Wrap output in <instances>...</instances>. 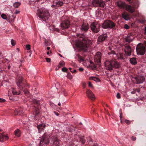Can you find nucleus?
<instances>
[{"label":"nucleus","mask_w":146,"mask_h":146,"mask_svg":"<svg viewBox=\"0 0 146 146\" xmlns=\"http://www.w3.org/2000/svg\"><path fill=\"white\" fill-rule=\"evenodd\" d=\"M45 126V124L43 123L40 124L37 126V127L39 130H40V129H44Z\"/></svg>","instance_id":"bb28decb"},{"label":"nucleus","mask_w":146,"mask_h":146,"mask_svg":"<svg viewBox=\"0 0 146 146\" xmlns=\"http://www.w3.org/2000/svg\"><path fill=\"white\" fill-rule=\"evenodd\" d=\"M69 69L70 70H71V68H69Z\"/></svg>","instance_id":"bf43d9fd"},{"label":"nucleus","mask_w":146,"mask_h":146,"mask_svg":"<svg viewBox=\"0 0 146 146\" xmlns=\"http://www.w3.org/2000/svg\"><path fill=\"white\" fill-rule=\"evenodd\" d=\"M8 139L9 137L7 135H5L2 133H0V142H2L5 140H7Z\"/></svg>","instance_id":"6ab92c4d"},{"label":"nucleus","mask_w":146,"mask_h":146,"mask_svg":"<svg viewBox=\"0 0 146 146\" xmlns=\"http://www.w3.org/2000/svg\"><path fill=\"white\" fill-rule=\"evenodd\" d=\"M145 33L146 34V27L145 28Z\"/></svg>","instance_id":"4d7b16f0"},{"label":"nucleus","mask_w":146,"mask_h":146,"mask_svg":"<svg viewBox=\"0 0 146 146\" xmlns=\"http://www.w3.org/2000/svg\"><path fill=\"white\" fill-rule=\"evenodd\" d=\"M64 2L66 3H68V0H62Z\"/></svg>","instance_id":"a18cd8bd"},{"label":"nucleus","mask_w":146,"mask_h":146,"mask_svg":"<svg viewBox=\"0 0 146 146\" xmlns=\"http://www.w3.org/2000/svg\"><path fill=\"white\" fill-rule=\"evenodd\" d=\"M93 146H98L97 144L96 143H94V145Z\"/></svg>","instance_id":"603ef678"},{"label":"nucleus","mask_w":146,"mask_h":146,"mask_svg":"<svg viewBox=\"0 0 146 146\" xmlns=\"http://www.w3.org/2000/svg\"><path fill=\"white\" fill-rule=\"evenodd\" d=\"M90 79L96 82H99L100 81L99 78L95 77H90Z\"/></svg>","instance_id":"cd10ccee"},{"label":"nucleus","mask_w":146,"mask_h":146,"mask_svg":"<svg viewBox=\"0 0 146 146\" xmlns=\"http://www.w3.org/2000/svg\"><path fill=\"white\" fill-rule=\"evenodd\" d=\"M107 36L106 34L101 35L99 36L98 39V42H102L104 41L107 38Z\"/></svg>","instance_id":"2eb2a0df"},{"label":"nucleus","mask_w":146,"mask_h":146,"mask_svg":"<svg viewBox=\"0 0 146 146\" xmlns=\"http://www.w3.org/2000/svg\"><path fill=\"white\" fill-rule=\"evenodd\" d=\"M46 60L48 62H50V59L49 58H46Z\"/></svg>","instance_id":"58836bf2"},{"label":"nucleus","mask_w":146,"mask_h":146,"mask_svg":"<svg viewBox=\"0 0 146 146\" xmlns=\"http://www.w3.org/2000/svg\"><path fill=\"white\" fill-rule=\"evenodd\" d=\"M11 44L12 46H14L15 44V40L12 39L11 40Z\"/></svg>","instance_id":"473e14b6"},{"label":"nucleus","mask_w":146,"mask_h":146,"mask_svg":"<svg viewBox=\"0 0 146 146\" xmlns=\"http://www.w3.org/2000/svg\"><path fill=\"white\" fill-rule=\"evenodd\" d=\"M115 52H114V53H113V54H115Z\"/></svg>","instance_id":"338daca9"},{"label":"nucleus","mask_w":146,"mask_h":146,"mask_svg":"<svg viewBox=\"0 0 146 146\" xmlns=\"http://www.w3.org/2000/svg\"><path fill=\"white\" fill-rule=\"evenodd\" d=\"M115 24L111 21L106 20L104 21L102 25L104 29H113L115 26Z\"/></svg>","instance_id":"39448f33"},{"label":"nucleus","mask_w":146,"mask_h":146,"mask_svg":"<svg viewBox=\"0 0 146 146\" xmlns=\"http://www.w3.org/2000/svg\"><path fill=\"white\" fill-rule=\"evenodd\" d=\"M100 25L98 23L93 22L91 24L90 28L92 31L98 33L100 30Z\"/></svg>","instance_id":"423d86ee"},{"label":"nucleus","mask_w":146,"mask_h":146,"mask_svg":"<svg viewBox=\"0 0 146 146\" xmlns=\"http://www.w3.org/2000/svg\"><path fill=\"white\" fill-rule=\"evenodd\" d=\"M80 60H81L82 61H84V59L83 58H80Z\"/></svg>","instance_id":"8fccbe9b"},{"label":"nucleus","mask_w":146,"mask_h":146,"mask_svg":"<svg viewBox=\"0 0 146 146\" xmlns=\"http://www.w3.org/2000/svg\"><path fill=\"white\" fill-rule=\"evenodd\" d=\"M67 78L70 80H71L72 78V76L70 73H68L67 74L66 76Z\"/></svg>","instance_id":"7c9ffc66"},{"label":"nucleus","mask_w":146,"mask_h":146,"mask_svg":"<svg viewBox=\"0 0 146 146\" xmlns=\"http://www.w3.org/2000/svg\"><path fill=\"white\" fill-rule=\"evenodd\" d=\"M139 3L137 1L136 2L134 3L133 6L126 4L125 9L129 12L132 13L135 11V9L139 7Z\"/></svg>","instance_id":"20e7f679"},{"label":"nucleus","mask_w":146,"mask_h":146,"mask_svg":"<svg viewBox=\"0 0 146 146\" xmlns=\"http://www.w3.org/2000/svg\"><path fill=\"white\" fill-rule=\"evenodd\" d=\"M125 39L126 42H130L133 40V37L132 36H128L125 37Z\"/></svg>","instance_id":"4be33fe9"},{"label":"nucleus","mask_w":146,"mask_h":146,"mask_svg":"<svg viewBox=\"0 0 146 146\" xmlns=\"http://www.w3.org/2000/svg\"><path fill=\"white\" fill-rule=\"evenodd\" d=\"M12 92V93L13 95H19L20 94V92H16L15 91V90L14 89H13L12 90H10L9 91V93H10L11 92Z\"/></svg>","instance_id":"5701e85b"},{"label":"nucleus","mask_w":146,"mask_h":146,"mask_svg":"<svg viewBox=\"0 0 146 146\" xmlns=\"http://www.w3.org/2000/svg\"><path fill=\"white\" fill-rule=\"evenodd\" d=\"M68 70V69L66 67H64L62 68V71L64 72H66Z\"/></svg>","instance_id":"72a5a7b5"},{"label":"nucleus","mask_w":146,"mask_h":146,"mask_svg":"<svg viewBox=\"0 0 146 146\" xmlns=\"http://www.w3.org/2000/svg\"><path fill=\"white\" fill-rule=\"evenodd\" d=\"M91 44V41L87 38H81L79 42L76 43V45L77 47H80L81 49L86 52Z\"/></svg>","instance_id":"f257e3e1"},{"label":"nucleus","mask_w":146,"mask_h":146,"mask_svg":"<svg viewBox=\"0 0 146 146\" xmlns=\"http://www.w3.org/2000/svg\"><path fill=\"white\" fill-rule=\"evenodd\" d=\"M56 115H58V113L57 114H56Z\"/></svg>","instance_id":"0e129e2a"},{"label":"nucleus","mask_w":146,"mask_h":146,"mask_svg":"<svg viewBox=\"0 0 146 146\" xmlns=\"http://www.w3.org/2000/svg\"><path fill=\"white\" fill-rule=\"evenodd\" d=\"M43 143L46 144H47L49 143V140L45 137V134L42 136V140L40 141V143Z\"/></svg>","instance_id":"aec40b11"},{"label":"nucleus","mask_w":146,"mask_h":146,"mask_svg":"<svg viewBox=\"0 0 146 146\" xmlns=\"http://www.w3.org/2000/svg\"><path fill=\"white\" fill-rule=\"evenodd\" d=\"M20 13V11H18L17 10H16V11L15 13V14H17L18 13Z\"/></svg>","instance_id":"a19ab883"},{"label":"nucleus","mask_w":146,"mask_h":146,"mask_svg":"<svg viewBox=\"0 0 146 146\" xmlns=\"http://www.w3.org/2000/svg\"><path fill=\"white\" fill-rule=\"evenodd\" d=\"M89 86L90 87H92V84L91 82H89L88 83Z\"/></svg>","instance_id":"ea45409f"},{"label":"nucleus","mask_w":146,"mask_h":146,"mask_svg":"<svg viewBox=\"0 0 146 146\" xmlns=\"http://www.w3.org/2000/svg\"><path fill=\"white\" fill-rule=\"evenodd\" d=\"M69 25V22L67 20L63 21L60 25L62 29H64L68 28Z\"/></svg>","instance_id":"9b49d317"},{"label":"nucleus","mask_w":146,"mask_h":146,"mask_svg":"<svg viewBox=\"0 0 146 146\" xmlns=\"http://www.w3.org/2000/svg\"><path fill=\"white\" fill-rule=\"evenodd\" d=\"M50 49V48L49 47H48L47 48V49L48 50H49Z\"/></svg>","instance_id":"864d4df0"},{"label":"nucleus","mask_w":146,"mask_h":146,"mask_svg":"<svg viewBox=\"0 0 146 146\" xmlns=\"http://www.w3.org/2000/svg\"><path fill=\"white\" fill-rule=\"evenodd\" d=\"M144 45H145V46L146 47V41H144Z\"/></svg>","instance_id":"3c124183"},{"label":"nucleus","mask_w":146,"mask_h":146,"mask_svg":"<svg viewBox=\"0 0 146 146\" xmlns=\"http://www.w3.org/2000/svg\"><path fill=\"white\" fill-rule=\"evenodd\" d=\"M79 70L80 71H82L84 70V69L82 68H79Z\"/></svg>","instance_id":"37998d69"},{"label":"nucleus","mask_w":146,"mask_h":146,"mask_svg":"<svg viewBox=\"0 0 146 146\" xmlns=\"http://www.w3.org/2000/svg\"><path fill=\"white\" fill-rule=\"evenodd\" d=\"M105 0L106 1H109L110 0Z\"/></svg>","instance_id":"052dcab7"},{"label":"nucleus","mask_w":146,"mask_h":146,"mask_svg":"<svg viewBox=\"0 0 146 146\" xmlns=\"http://www.w3.org/2000/svg\"><path fill=\"white\" fill-rule=\"evenodd\" d=\"M122 16L123 18L125 20H128L129 19V17L128 14L125 13L122 14Z\"/></svg>","instance_id":"b1692460"},{"label":"nucleus","mask_w":146,"mask_h":146,"mask_svg":"<svg viewBox=\"0 0 146 146\" xmlns=\"http://www.w3.org/2000/svg\"><path fill=\"white\" fill-rule=\"evenodd\" d=\"M26 48L27 50H29L30 49V45L27 44L26 45Z\"/></svg>","instance_id":"c9c22d12"},{"label":"nucleus","mask_w":146,"mask_h":146,"mask_svg":"<svg viewBox=\"0 0 146 146\" xmlns=\"http://www.w3.org/2000/svg\"><path fill=\"white\" fill-rule=\"evenodd\" d=\"M125 122L126 123L128 124H129L131 123L130 121L127 119L125 120Z\"/></svg>","instance_id":"f704fd0d"},{"label":"nucleus","mask_w":146,"mask_h":146,"mask_svg":"<svg viewBox=\"0 0 146 146\" xmlns=\"http://www.w3.org/2000/svg\"><path fill=\"white\" fill-rule=\"evenodd\" d=\"M2 100V99H1V98H0V100Z\"/></svg>","instance_id":"774afa93"},{"label":"nucleus","mask_w":146,"mask_h":146,"mask_svg":"<svg viewBox=\"0 0 146 146\" xmlns=\"http://www.w3.org/2000/svg\"><path fill=\"white\" fill-rule=\"evenodd\" d=\"M22 77L21 76L18 77L17 78V85L18 86H21V84L22 83Z\"/></svg>","instance_id":"412c9836"},{"label":"nucleus","mask_w":146,"mask_h":146,"mask_svg":"<svg viewBox=\"0 0 146 146\" xmlns=\"http://www.w3.org/2000/svg\"><path fill=\"white\" fill-rule=\"evenodd\" d=\"M120 59H123V58L121 56H120Z\"/></svg>","instance_id":"5fc2aeb1"},{"label":"nucleus","mask_w":146,"mask_h":146,"mask_svg":"<svg viewBox=\"0 0 146 146\" xmlns=\"http://www.w3.org/2000/svg\"><path fill=\"white\" fill-rule=\"evenodd\" d=\"M2 62H3V63H4V62L3 61V60H2Z\"/></svg>","instance_id":"69168bd1"},{"label":"nucleus","mask_w":146,"mask_h":146,"mask_svg":"<svg viewBox=\"0 0 146 146\" xmlns=\"http://www.w3.org/2000/svg\"><path fill=\"white\" fill-rule=\"evenodd\" d=\"M23 92H24V93L25 94H27L28 93V90H23Z\"/></svg>","instance_id":"79ce46f5"},{"label":"nucleus","mask_w":146,"mask_h":146,"mask_svg":"<svg viewBox=\"0 0 146 146\" xmlns=\"http://www.w3.org/2000/svg\"><path fill=\"white\" fill-rule=\"evenodd\" d=\"M127 1H129V3H132L133 2L132 0H127Z\"/></svg>","instance_id":"de8ad7c7"},{"label":"nucleus","mask_w":146,"mask_h":146,"mask_svg":"<svg viewBox=\"0 0 146 146\" xmlns=\"http://www.w3.org/2000/svg\"><path fill=\"white\" fill-rule=\"evenodd\" d=\"M10 66H8V68H9H9H10Z\"/></svg>","instance_id":"680f3d73"},{"label":"nucleus","mask_w":146,"mask_h":146,"mask_svg":"<svg viewBox=\"0 0 146 146\" xmlns=\"http://www.w3.org/2000/svg\"><path fill=\"white\" fill-rule=\"evenodd\" d=\"M87 96L92 100H93L95 99L94 96L92 92L90 90H87L86 92Z\"/></svg>","instance_id":"4468645a"},{"label":"nucleus","mask_w":146,"mask_h":146,"mask_svg":"<svg viewBox=\"0 0 146 146\" xmlns=\"http://www.w3.org/2000/svg\"><path fill=\"white\" fill-rule=\"evenodd\" d=\"M52 137V142L53 146H58L59 143L58 139L56 136H53Z\"/></svg>","instance_id":"ddd939ff"},{"label":"nucleus","mask_w":146,"mask_h":146,"mask_svg":"<svg viewBox=\"0 0 146 146\" xmlns=\"http://www.w3.org/2000/svg\"><path fill=\"white\" fill-rule=\"evenodd\" d=\"M137 84L143 83L145 80V77L143 76H138L134 78Z\"/></svg>","instance_id":"1a4fd4ad"},{"label":"nucleus","mask_w":146,"mask_h":146,"mask_svg":"<svg viewBox=\"0 0 146 146\" xmlns=\"http://www.w3.org/2000/svg\"><path fill=\"white\" fill-rule=\"evenodd\" d=\"M47 54L48 55H49V52H47Z\"/></svg>","instance_id":"13d9d810"},{"label":"nucleus","mask_w":146,"mask_h":146,"mask_svg":"<svg viewBox=\"0 0 146 146\" xmlns=\"http://www.w3.org/2000/svg\"><path fill=\"white\" fill-rule=\"evenodd\" d=\"M130 62L132 64H137V62L135 58H133L130 59Z\"/></svg>","instance_id":"a878e982"},{"label":"nucleus","mask_w":146,"mask_h":146,"mask_svg":"<svg viewBox=\"0 0 146 146\" xmlns=\"http://www.w3.org/2000/svg\"><path fill=\"white\" fill-rule=\"evenodd\" d=\"M20 2H16L13 4V6L16 8L18 7L21 5Z\"/></svg>","instance_id":"c85d7f7f"},{"label":"nucleus","mask_w":146,"mask_h":146,"mask_svg":"<svg viewBox=\"0 0 146 146\" xmlns=\"http://www.w3.org/2000/svg\"><path fill=\"white\" fill-rule=\"evenodd\" d=\"M60 105H61L60 103V102H59L58 104V106H60Z\"/></svg>","instance_id":"6e6d98bb"},{"label":"nucleus","mask_w":146,"mask_h":146,"mask_svg":"<svg viewBox=\"0 0 146 146\" xmlns=\"http://www.w3.org/2000/svg\"><path fill=\"white\" fill-rule=\"evenodd\" d=\"M5 101V100L4 99H2V100H0V102H4Z\"/></svg>","instance_id":"09e8293b"},{"label":"nucleus","mask_w":146,"mask_h":146,"mask_svg":"<svg viewBox=\"0 0 146 146\" xmlns=\"http://www.w3.org/2000/svg\"><path fill=\"white\" fill-rule=\"evenodd\" d=\"M116 96L117 98H120V94L119 93H117L116 95Z\"/></svg>","instance_id":"4c0bfd02"},{"label":"nucleus","mask_w":146,"mask_h":146,"mask_svg":"<svg viewBox=\"0 0 146 146\" xmlns=\"http://www.w3.org/2000/svg\"><path fill=\"white\" fill-rule=\"evenodd\" d=\"M63 3V2L60 0H56L54 1L53 4L52 5L51 7H54L55 6L60 7L62 6Z\"/></svg>","instance_id":"9d476101"},{"label":"nucleus","mask_w":146,"mask_h":146,"mask_svg":"<svg viewBox=\"0 0 146 146\" xmlns=\"http://www.w3.org/2000/svg\"><path fill=\"white\" fill-rule=\"evenodd\" d=\"M132 139L133 141H135L136 139V138L135 137H132Z\"/></svg>","instance_id":"c03bdc74"},{"label":"nucleus","mask_w":146,"mask_h":146,"mask_svg":"<svg viewBox=\"0 0 146 146\" xmlns=\"http://www.w3.org/2000/svg\"><path fill=\"white\" fill-rule=\"evenodd\" d=\"M1 17L3 19H7L6 15L4 14H2L1 15Z\"/></svg>","instance_id":"2f4dec72"},{"label":"nucleus","mask_w":146,"mask_h":146,"mask_svg":"<svg viewBox=\"0 0 146 146\" xmlns=\"http://www.w3.org/2000/svg\"><path fill=\"white\" fill-rule=\"evenodd\" d=\"M14 133L15 135L16 136L18 137H19L20 136L21 132L20 130L19 129H17L15 131Z\"/></svg>","instance_id":"393cba45"},{"label":"nucleus","mask_w":146,"mask_h":146,"mask_svg":"<svg viewBox=\"0 0 146 146\" xmlns=\"http://www.w3.org/2000/svg\"><path fill=\"white\" fill-rule=\"evenodd\" d=\"M101 54L100 52H97L95 56V58L98 62H100L101 60Z\"/></svg>","instance_id":"f3484780"},{"label":"nucleus","mask_w":146,"mask_h":146,"mask_svg":"<svg viewBox=\"0 0 146 146\" xmlns=\"http://www.w3.org/2000/svg\"><path fill=\"white\" fill-rule=\"evenodd\" d=\"M124 28L126 29H128L129 28V26L127 24H125L124 25Z\"/></svg>","instance_id":"e433bc0d"},{"label":"nucleus","mask_w":146,"mask_h":146,"mask_svg":"<svg viewBox=\"0 0 146 146\" xmlns=\"http://www.w3.org/2000/svg\"><path fill=\"white\" fill-rule=\"evenodd\" d=\"M36 14L40 19H42L43 21H46L47 20L49 16L48 11L45 9L39 10L38 11Z\"/></svg>","instance_id":"7ed1b4c3"},{"label":"nucleus","mask_w":146,"mask_h":146,"mask_svg":"<svg viewBox=\"0 0 146 146\" xmlns=\"http://www.w3.org/2000/svg\"><path fill=\"white\" fill-rule=\"evenodd\" d=\"M131 49L129 46L126 45L125 46L124 52L125 54L127 56H130L131 55Z\"/></svg>","instance_id":"f8f14e48"},{"label":"nucleus","mask_w":146,"mask_h":146,"mask_svg":"<svg viewBox=\"0 0 146 146\" xmlns=\"http://www.w3.org/2000/svg\"><path fill=\"white\" fill-rule=\"evenodd\" d=\"M80 124H82V123L81 122H80Z\"/></svg>","instance_id":"e2e57ef3"},{"label":"nucleus","mask_w":146,"mask_h":146,"mask_svg":"<svg viewBox=\"0 0 146 146\" xmlns=\"http://www.w3.org/2000/svg\"><path fill=\"white\" fill-rule=\"evenodd\" d=\"M92 5L94 6L104 7L105 3L102 0H94L92 2Z\"/></svg>","instance_id":"6e6552de"},{"label":"nucleus","mask_w":146,"mask_h":146,"mask_svg":"<svg viewBox=\"0 0 146 146\" xmlns=\"http://www.w3.org/2000/svg\"><path fill=\"white\" fill-rule=\"evenodd\" d=\"M136 51L138 54L142 55L145 53V48L142 45H138L137 46Z\"/></svg>","instance_id":"0eeeda50"},{"label":"nucleus","mask_w":146,"mask_h":146,"mask_svg":"<svg viewBox=\"0 0 146 146\" xmlns=\"http://www.w3.org/2000/svg\"><path fill=\"white\" fill-rule=\"evenodd\" d=\"M70 71L72 72H73V73H74L75 72H76V70H70Z\"/></svg>","instance_id":"49530a36"},{"label":"nucleus","mask_w":146,"mask_h":146,"mask_svg":"<svg viewBox=\"0 0 146 146\" xmlns=\"http://www.w3.org/2000/svg\"><path fill=\"white\" fill-rule=\"evenodd\" d=\"M126 4L125 3L120 1L117 2L118 6L121 8L125 9Z\"/></svg>","instance_id":"a211bd4d"},{"label":"nucleus","mask_w":146,"mask_h":146,"mask_svg":"<svg viewBox=\"0 0 146 146\" xmlns=\"http://www.w3.org/2000/svg\"><path fill=\"white\" fill-rule=\"evenodd\" d=\"M105 65L106 69L108 70H111L113 68H118L120 67L119 63L115 59L106 61L105 62Z\"/></svg>","instance_id":"f03ea898"},{"label":"nucleus","mask_w":146,"mask_h":146,"mask_svg":"<svg viewBox=\"0 0 146 146\" xmlns=\"http://www.w3.org/2000/svg\"><path fill=\"white\" fill-rule=\"evenodd\" d=\"M65 64V63L63 61H61L59 63L58 65V67L59 68L61 66H64Z\"/></svg>","instance_id":"c756f323"},{"label":"nucleus","mask_w":146,"mask_h":146,"mask_svg":"<svg viewBox=\"0 0 146 146\" xmlns=\"http://www.w3.org/2000/svg\"><path fill=\"white\" fill-rule=\"evenodd\" d=\"M89 28V25L87 23H84L81 27V29L82 31H86Z\"/></svg>","instance_id":"dca6fc26"}]
</instances>
